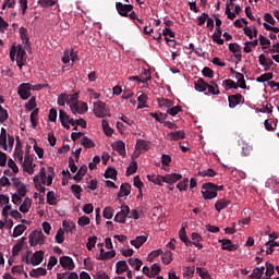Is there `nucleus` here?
Wrapping results in <instances>:
<instances>
[{
  "label": "nucleus",
  "mask_w": 279,
  "mask_h": 279,
  "mask_svg": "<svg viewBox=\"0 0 279 279\" xmlns=\"http://www.w3.org/2000/svg\"><path fill=\"white\" fill-rule=\"evenodd\" d=\"M56 243L62 244L64 243V231L62 229H59L57 231V234L54 235Z\"/></svg>",
  "instance_id": "nucleus-55"
},
{
  "label": "nucleus",
  "mask_w": 279,
  "mask_h": 279,
  "mask_svg": "<svg viewBox=\"0 0 279 279\" xmlns=\"http://www.w3.org/2000/svg\"><path fill=\"white\" fill-rule=\"evenodd\" d=\"M59 263L63 269H69V271H73V269H75V263L70 256L60 257Z\"/></svg>",
  "instance_id": "nucleus-10"
},
{
  "label": "nucleus",
  "mask_w": 279,
  "mask_h": 279,
  "mask_svg": "<svg viewBox=\"0 0 279 279\" xmlns=\"http://www.w3.org/2000/svg\"><path fill=\"white\" fill-rule=\"evenodd\" d=\"M270 80H274V73L268 72L258 76L256 78V82H258L259 84H265V82H269Z\"/></svg>",
  "instance_id": "nucleus-33"
},
{
  "label": "nucleus",
  "mask_w": 279,
  "mask_h": 279,
  "mask_svg": "<svg viewBox=\"0 0 279 279\" xmlns=\"http://www.w3.org/2000/svg\"><path fill=\"white\" fill-rule=\"evenodd\" d=\"M25 230H27V227L25 225H17L13 230L12 238L16 239V238L21 236V234H23V232H25Z\"/></svg>",
  "instance_id": "nucleus-31"
},
{
  "label": "nucleus",
  "mask_w": 279,
  "mask_h": 279,
  "mask_svg": "<svg viewBox=\"0 0 279 279\" xmlns=\"http://www.w3.org/2000/svg\"><path fill=\"white\" fill-rule=\"evenodd\" d=\"M38 112H39V109L35 108L31 113V123L33 128H36L38 125Z\"/></svg>",
  "instance_id": "nucleus-43"
},
{
  "label": "nucleus",
  "mask_w": 279,
  "mask_h": 279,
  "mask_svg": "<svg viewBox=\"0 0 279 279\" xmlns=\"http://www.w3.org/2000/svg\"><path fill=\"white\" fill-rule=\"evenodd\" d=\"M24 241H27V238H22L21 241L13 246L12 248L13 256H19V254H21V250H23Z\"/></svg>",
  "instance_id": "nucleus-34"
},
{
  "label": "nucleus",
  "mask_w": 279,
  "mask_h": 279,
  "mask_svg": "<svg viewBox=\"0 0 279 279\" xmlns=\"http://www.w3.org/2000/svg\"><path fill=\"white\" fill-rule=\"evenodd\" d=\"M141 82L143 84L149 82V80H151V73L147 70H143L142 74H141V77H140Z\"/></svg>",
  "instance_id": "nucleus-51"
},
{
  "label": "nucleus",
  "mask_w": 279,
  "mask_h": 279,
  "mask_svg": "<svg viewBox=\"0 0 279 279\" xmlns=\"http://www.w3.org/2000/svg\"><path fill=\"white\" fill-rule=\"evenodd\" d=\"M136 171H138V162L136 161H132L130 167H128L126 169V175H132L134 173H136Z\"/></svg>",
  "instance_id": "nucleus-47"
},
{
  "label": "nucleus",
  "mask_w": 279,
  "mask_h": 279,
  "mask_svg": "<svg viewBox=\"0 0 279 279\" xmlns=\"http://www.w3.org/2000/svg\"><path fill=\"white\" fill-rule=\"evenodd\" d=\"M28 243L31 247H36V245H45V234L43 231H33L28 236Z\"/></svg>",
  "instance_id": "nucleus-2"
},
{
  "label": "nucleus",
  "mask_w": 279,
  "mask_h": 279,
  "mask_svg": "<svg viewBox=\"0 0 279 279\" xmlns=\"http://www.w3.org/2000/svg\"><path fill=\"white\" fill-rule=\"evenodd\" d=\"M84 190L82 189V186L77 185V184H73L71 185V192L73 193V195L76 197V199H82V192Z\"/></svg>",
  "instance_id": "nucleus-37"
},
{
  "label": "nucleus",
  "mask_w": 279,
  "mask_h": 279,
  "mask_svg": "<svg viewBox=\"0 0 279 279\" xmlns=\"http://www.w3.org/2000/svg\"><path fill=\"white\" fill-rule=\"evenodd\" d=\"M116 267V274L118 275H121L130 269V267L128 266V262L125 260L117 262Z\"/></svg>",
  "instance_id": "nucleus-20"
},
{
  "label": "nucleus",
  "mask_w": 279,
  "mask_h": 279,
  "mask_svg": "<svg viewBox=\"0 0 279 279\" xmlns=\"http://www.w3.org/2000/svg\"><path fill=\"white\" fill-rule=\"evenodd\" d=\"M161 260L165 263V265H170V263L173 260V253H171V251H167L162 254Z\"/></svg>",
  "instance_id": "nucleus-44"
},
{
  "label": "nucleus",
  "mask_w": 279,
  "mask_h": 279,
  "mask_svg": "<svg viewBox=\"0 0 279 279\" xmlns=\"http://www.w3.org/2000/svg\"><path fill=\"white\" fill-rule=\"evenodd\" d=\"M25 56H27V52H25V48L19 45L16 47V64L20 69H23V66L25 65Z\"/></svg>",
  "instance_id": "nucleus-7"
},
{
  "label": "nucleus",
  "mask_w": 279,
  "mask_h": 279,
  "mask_svg": "<svg viewBox=\"0 0 279 279\" xmlns=\"http://www.w3.org/2000/svg\"><path fill=\"white\" fill-rule=\"evenodd\" d=\"M158 105L162 108V107H166V108H171L173 106V101L167 99V98H161V99H158Z\"/></svg>",
  "instance_id": "nucleus-59"
},
{
  "label": "nucleus",
  "mask_w": 279,
  "mask_h": 279,
  "mask_svg": "<svg viewBox=\"0 0 279 279\" xmlns=\"http://www.w3.org/2000/svg\"><path fill=\"white\" fill-rule=\"evenodd\" d=\"M218 243H221V250H226L227 252H236L239 250V245L232 244V240L229 239L218 240Z\"/></svg>",
  "instance_id": "nucleus-11"
},
{
  "label": "nucleus",
  "mask_w": 279,
  "mask_h": 279,
  "mask_svg": "<svg viewBox=\"0 0 279 279\" xmlns=\"http://www.w3.org/2000/svg\"><path fill=\"white\" fill-rule=\"evenodd\" d=\"M229 51H231V53H241V45L236 43L229 44Z\"/></svg>",
  "instance_id": "nucleus-61"
},
{
  "label": "nucleus",
  "mask_w": 279,
  "mask_h": 279,
  "mask_svg": "<svg viewBox=\"0 0 279 279\" xmlns=\"http://www.w3.org/2000/svg\"><path fill=\"white\" fill-rule=\"evenodd\" d=\"M248 279H260L263 278V272L258 267L254 268L252 274L247 277Z\"/></svg>",
  "instance_id": "nucleus-54"
},
{
  "label": "nucleus",
  "mask_w": 279,
  "mask_h": 279,
  "mask_svg": "<svg viewBox=\"0 0 279 279\" xmlns=\"http://www.w3.org/2000/svg\"><path fill=\"white\" fill-rule=\"evenodd\" d=\"M31 208H32V198L25 197L23 203L20 205V211L29 213Z\"/></svg>",
  "instance_id": "nucleus-25"
},
{
  "label": "nucleus",
  "mask_w": 279,
  "mask_h": 279,
  "mask_svg": "<svg viewBox=\"0 0 279 279\" xmlns=\"http://www.w3.org/2000/svg\"><path fill=\"white\" fill-rule=\"evenodd\" d=\"M221 26H218L216 27L215 33L211 35L214 43H216L217 45H223L225 43L223 38H221Z\"/></svg>",
  "instance_id": "nucleus-16"
},
{
  "label": "nucleus",
  "mask_w": 279,
  "mask_h": 279,
  "mask_svg": "<svg viewBox=\"0 0 279 279\" xmlns=\"http://www.w3.org/2000/svg\"><path fill=\"white\" fill-rule=\"evenodd\" d=\"M228 206H230V201L221 198L216 202L215 209L217 210V213H221L223 209L228 208Z\"/></svg>",
  "instance_id": "nucleus-19"
},
{
  "label": "nucleus",
  "mask_w": 279,
  "mask_h": 279,
  "mask_svg": "<svg viewBox=\"0 0 279 279\" xmlns=\"http://www.w3.org/2000/svg\"><path fill=\"white\" fill-rule=\"evenodd\" d=\"M177 189L179 191H186L189 189V179H183L181 182L177 184Z\"/></svg>",
  "instance_id": "nucleus-62"
},
{
  "label": "nucleus",
  "mask_w": 279,
  "mask_h": 279,
  "mask_svg": "<svg viewBox=\"0 0 279 279\" xmlns=\"http://www.w3.org/2000/svg\"><path fill=\"white\" fill-rule=\"evenodd\" d=\"M116 10H117L118 14H120V16L128 17V13L132 12V10H134V5L123 4L122 2H117Z\"/></svg>",
  "instance_id": "nucleus-8"
},
{
  "label": "nucleus",
  "mask_w": 279,
  "mask_h": 279,
  "mask_svg": "<svg viewBox=\"0 0 279 279\" xmlns=\"http://www.w3.org/2000/svg\"><path fill=\"white\" fill-rule=\"evenodd\" d=\"M130 193H132V185H130V183H122L118 193V197H128Z\"/></svg>",
  "instance_id": "nucleus-14"
},
{
  "label": "nucleus",
  "mask_w": 279,
  "mask_h": 279,
  "mask_svg": "<svg viewBox=\"0 0 279 279\" xmlns=\"http://www.w3.org/2000/svg\"><path fill=\"white\" fill-rule=\"evenodd\" d=\"M38 5H40V8H53V5L58 4V0H38Z\"/></svg>",
  "instance_id": "nucleus-32"
},
{
  "label": "nucleus",
  "mask_w": 279,
  "mask_h": 279,
  "mask_svg": "<svg viewBox=\"0 0 279 279\" xmlns=\"http://www.w3.org/2000/svg\"><path fill=\"white\" fill-rule=\"evenodd\" d=\"M150 117L153 119H155L156 121H158L159 123H165L167 117H169V116L167 113H162V112H159V113L150 112Z\"/></svg>",
  "instance_id": "nucleus-40"
},
{
  "label": "nucleus",
  "mask_w": 279,
  "mask_h": 279,
  "mask_svg": "<svg viewBox=\"0 0 279 279\" xmlns=\"http://www.w3.org/2000/svg\"><path fill=\"white\" fill-rule=\"evenodd\" d=\"M198 174H201L203 178H215L217 175V172L214 169H207L199 171Z\"/></svg>",
  "instance_id": "nucleus-48"
},
{
  "label": "nucleus",
  "mask_w": 279,
  "mask_h": 279,
  "mask_svg": "<svg viewBox=\"0 0 279 279\" xmlns=\"http://www.w3.org/2000/svg\"><path fill=\"white\" fill-rule=\"evenodd\" d=\"M128 215H130V206L122 205L121 211H119L116 215L113 221H116V223H125V220L128 219Z\"/></svg>",
  "instance_id": "nucleus-6"
},
{
  "label": "nucleus",
  "mask_w": 279,
  "mask_h": 279,
  "mask_svg": "<svg viewBox=\"0 0 279 279\" xmlns=\"http://www.w3.org/2000/svg\"><path fill=\"white\" fill-rule=\"evenodd\" d=\"M235 80L238 81V88H242L243 90H245V88H247V83L245 82V76L241 72L235 73Z\"/></svg>",
  "instance_id": "nucleus-24"
},
{
  "label": "nucleus",
  "mask_w": 279,
  "mask_h": 279,
  "mask_svg": "<svg viewBox=\"0 0 279 279\" xmlns=\"http://www.w3.org/2000/svg\"><path fill=\"white\" fill-rule=\"evenodd\" d=\"M62 226L68 232H73L75 230V222H68L66 220H64L62 222Z\"/></svg>",
  "instance_id": "nucleus-63"
},
{
  "label": "nucleus",
  "mask_w": 279,
  "mask_h": 279,
  "mask_svg": "<svg viewBox=\"0 0 279 279\" xmlns=\"http://www.w3.org/2000/svg\"><path fill=\"white\" fill-rule=\"evenodd\" d=\"M258 62L260 66H264V71H269L274 66V60L265 57V54H259Z\"/></svg>",
  "instance_id": "nucleus-13"
},
{
  "label": "nucleus",
  "mask_w": 279,
  "mask_h": 279,
  "mask_svg": "<svg viewBox=\"0 0 279 279\" xmlns=\"http://www.w3.org/2000/svg\"><path fill=\"white\" fill-rule=\"evenodd\" d=\"M266 254H274V247H279V242H276L274 240H269L268 242H266Z\"/></svg>",
  "instance_id": "nucleus-35"
},
{
  "label": "nucleus",
  "mask_w": 279,
  "mask_h": 279,
  "mask_svg": "<svg viewBox=\"0 0 279 279\" xmlns=\"http://www.w3.org/2000/svg\"><path fill=\"white\" fill-rule=\"evenodd\" d=\"M117 256V252L114 250L105 252L102 256L96 257L97 260H110V258H114Z\"/></svg>",
  "instance_id": "nucleus-39"
},
{
  "label": "nucleus",
  "mask_w": 279,
  "mask_h": 279,
  "mask_svg": "<svg viewBox=\"0 0 279 279\" xmlns=\"http://www.w3.org/2000/svg\"><path fill=\"white\" fill-rule=\"evenodd\" d=\"M202 74L204 75V77H209L210 80H213V77H215V71H213V69L205 66L202 70Z\"/></svg>",
  "instance_id": "nucleus-57"
},
{
  "label": "nucleus",
  "mask_w": 279,
  "mask_h": 279,
  "mask_svg": "<svg viewBox=\"0 0 279 279\" xmlns=\"http://www.w3.org/2000/svg\"><path fill=\"white\" fill-rule=\"evenodd\" d=\"M17 95L20 99L27 100L32 97V83H22L17 86Z\"/></svg>",
  "instance_id": "nucleus-3"
},
{
  "label": "nucleus",
  "mask_w": 279,
  "mask_h": 279,
  "mask_svg": "<svg viewBox=\"0 0 279 279\" xmlns=\"http://www.w3.org/2000/svg\"><path fill=\"white\" fill-rule=\"evenodd\" d=\"M148 182H153V184H157L158 186H162L163 177L156 175V174H148L147 175Z\"/></svg>",
  "instance_id": "nucleus-26"
},
{
  "label": "nucleus",
  "mask_w": 279,
  "mask_h": 279,
  "mask_svg": "<svg viewBox=\"0 0 279 279\" xmlns=\"http://www.w3.org/2000/svg\"><path fill=\"white\" fill-rule=\"evenodd\" d=\"M181 178L182 174L178 173L167 174L163 177V182H166V184H175V182L180 181Z\"/></svg>",
  "instance_id": "nucleus-18"
},
{
  "label": "nucleus",
  "mask_w": 279,
  "mask_h": 279,
  "mask_svg": "<svg viewBox=\"0 0 279 279\" xmlns=\"http://www.w3.org/2000/svg\"><path fill=\"white\" fill-rule=\"evenodd\" d=\"M102 217L105 219H112L114 217V209L112 207H106L102 211Z\"/></svg>",
  "instance_id": "nucleus-49"
},
{
  "label": "nucleus",
  "mask_w": 279,
  "mask_h": 279,
  "mask_svg": "<svg viewBox=\"0 0 279 279\" xmlns=\"http://www.w3.org/2000/svg\"><path fill=\"white\" fill-rule=\"evenodd\" d=\"M147 241V236L145 235H137L136 239L131 240V245L138 250L145 242Z\"/></svg>",
  "instance_id": "nucleus-23"
},
{
  "label": "nucleus",
  "mask_w": 279,
  "mask_h": 279,
  "mask_svg": "<svg viewBox=\"0 0 279 279\" xmlns=\"http://www.w3.org/2000/svg\"><path fill=\"white\" fill-rule=\"evenodd\" d=\"M202 189L203 199H215L217 197V189L214 183H204Z\"/></svg>",
  "instance_id": "nucleus-1"
},
{
  "label": "nucleus",
  "mask_w": 279,
  "mask_h": 279,
  "mask_svg": "<svg viewBox=\"0 0 279 279\" xmlns=\"http://www.w3.org/2000/svg\"><path fill=\"white\" fill-rule=\"evenodd\" d=\"M117 169L109 167L107 168V170L105 171V178L106 180H117Z\"/></svg>",
  "instance_id": "nucleus-29"
},
{
  "label": "nucleus",
  "mask_w": 279,
  "mask_h": 279,
  "mask_svg": "<svg viewBox=\"0 0 279 279\" xmlns=\"http://www.w3.org/2000/svg\"><path fill=\"white\" fill-rule=\"evenodd\" d=\"M150 147L151 146L149 145L148 141H145L143 138H138L136 141L135 149H137L138 151H147V150H149Z\"/></svg>",
  "instance_id": "nucleus-15"
},
{
  "label": "nucleus",
  "mask_w": 279,
  "mask_h": 279,
  "mask_svg": "<svg viewBox=\"0 0 279 279\" xmlns=\"http://www.w3.org/2000/svg\"><path fill=\"white\" fill-rule=\"evenodd\" d=\"M47 204L50 206H56V204H58V198H56V193L53 191L47 193Z\"/></svg>",
  "instance_id": "nucleus-41"
},
{
  "label": "nucleus",
  "mask_w": 279,
  "mask_h": 279,
  "mask_svg": "<svg viewBox=\"0 0 279 279\" xmlns=\"http://www.w3.org/2000/svg\"><path fill=\"white\" fill-rule=\"evenodd\" d=\"M195 89L198 93H205V90L208 89V84L204 81V78H198L197 81H195Z\"/></svg>",
  "instance_id": "nucleus-22"
},
{
  "label": "nucleus",
  "mask_w": 279,
  "mask_h": 279,
  "mask_svg": "<svg viewBox=\"0 0 279 279\" xmlns=\"http://www.w3.org/2000/svg\"><path fill=\"white\" fill-rule=\"evenodd\" d=\"M276 267L274 266V264L266 262V272L265 276L271 277L274 276V274H276L275 271Z\"/></svg>",
  "instance_id": "nucleus-52"
},
{
  "label": "nucleus",
  "mask_w": 279,
  "mask_h": 279,
  "mask_svg": "<svg viewBox=\"0 0 279 279\" xmlns=\"http://www.w3.org/2000/svg\"><path fill=\"white\" fill-rule=\"evenodd\" d=\"M213 84V85H210ZM210 84H208L207 89L208 93H210V95H219V85H217V83H215V81H211Z\"/></svg>",
  "instance_id": "nucleus-42"
},
{
  "label": "nucleus",
  "mask_w": 279,
  "mask_h": 279,
  "mask_svg": "<svg viewBox=\"0 0 279 279\" xmlns=\"http://www.w3.org/2000/svg\"><path fill=\"white\" fill-rule=\"evenodd\" d=\"M229 108H234L240 106V104H245V98L241 94H234L228 96Z\"/></svg>",
  "instance_id": "nucleus-9"
},
{
  "label": "nucleus",
  "mask_w": 279,
  "mask_h": 279,
  "mask_svg": "<svg viewBox=\"0 0 279 279\" xmlns=\"http://www.w3.org/2000/svg\"><path fill=\"white\" fill-rule=\"evenodd\" d=\"M179 236H180L181 241L186 245V247H191V245H193V242L186 235V228L182 227L180 229Z\"/></svg>",
  "instance_id": "nucleus-17"
},
{
  "label": "nucleus",
  "mask_w": 279,
  "mask_h": 279,
  "mask_svg": "<svg viewBox=\"0 0 279 279\" xmlns=\"http://www.w3.org/2000/svg\"><path fill=\"white\" fill-rule=\"evenodd\" d=\"M43 260H45V252L36 251L31 258V265H33V267H36V266L40 265V263H43Z\"/></svg>",
  "instance_id": "nucleus-12"
},
{
  "label": "nucleus",
  "mask_w": 279,
  "mask_h": 279,
  "mask_svg": "<svg viewBox=\"0 0 279 279\" xmlns=\"http://www.w3.org/2000/svg\"><path fill=\"white\" fill-rule=\"evenodd\" d=\"M129 265H131V267H134L135 271H141V267L143 266V260H141L140 258H130Z\"/></svg>",
  "instance_id": "nucleus-38"
},
{
  "label": "nucleus",
  "mask_w": 279,
  "mask_h": 279,
  "mask_svg": "<svg viewBox=\"0 0 279 279\" xmlns=\"http://www.w3.org/2000/svg\"><path fill=\"white\" fill-rule=\"evenodd\" d=\"M225 88H227L228 90H230V88H234V90H236L239 88V85L236 84V82L228 78V80H225L222 82Z\"/></svg>",
  "instance_id": "nucleus-45"
},
{
  "label": "nucleus",
  "mask_w": 279,
  "mask_h": 279,
  "mask_svg": "<svg viewBox=\"0 0 279 279\" xmlns=\"http://www.w3.org/2000/svg\"><path fill=\"white\" fill-rule=\"evenodd\" d=\"M94 114L98 119H104V117L108 114V107L106 106V102L101 100L94 102Z\"/></svg>",
  "instance_id": "nucleus-4"
},
{
  "label": "nucleus",
  "mask_w": 279,
  "mask_h": 279,
  "mask_svg": "<svg viewBox=\"0 0 279 279\" xmlns=\"http://www.w3.org/2000/svg\"><path fill=\"white\" fill-rule=\"evenodd\" d=\"M22 162L24 171H26V173H29V175H33L34 168H36V163H34V157L29 156V150L26 151L24 161Z\"/></svg>",
  "instance_id": "nucleus-5"
},
{
  "label": "nucleus",
  "mask_w": 279,
  "mask_h": 279,
  "mask_svg": "<svg viewBox=\"0 0 279 279\" xmlns=\"http://www.w3.org/2000/svg\"><path fill=\"white\" fill-rule=\"evenodd\" d=\"M81 145L85 147V149H92V147H95V142L93 140L88 138V136H83L81 138Z\"/></svg>",
  "instance_id": "nucleus-36"
},
{
  "label": "nucleus",
  "mask_w": 279,
  "mask_h": 279,
  "mask_svg": "<svg viewBox=\"0 0 279 279\" xmlns=\"http://www.w3.org/2000/svg\"><path fill=\"white\" fill-rule=\"evenodd\" d=\"M8 110L0 105V123H5L9 119Z\"/></svg>",
  "instance_id": "nucleus-53"
},
{
  "label": "nucleus",
  "mask_w": 279,
  "mask_h": 279,
  "mask_svg": "<svg viewBox=\"0 0 279 279\" xmlns=\"http://www.w3.org/2000/svg\"><path fill=\"white\" fill-rule=\"evenodd\" d=\"M112 147L120 156H125V143L123 141L119 140Z\"/></svg>",
  "instance_id": "nucleus-28"
},
{
  "label": "nucleus",
  "mask_w": 279,
  "mask_h": 279,
  "mask_svg": "<svg viewBox=\"0 0 279 279\" xmlns=\"http://www.w3.org/2000/svg\"><path fill=\"white\" fill-rule=\"evenodd\" d=\"M95 279H110V276H108V274L104 270H100L98 272H96Z\"/></svg>",
  "instance_id": "nucleus-64"
},
{
  "label": "nucleus",
  "mask_w": 279,
  "mask_h": 279,
  "mask_svg": "<svg viewBox=\"0 0 279 279\" xmlns=\"http://www.w3.org/2000/svg\"><path fill=\"white\" fill-rule=\"evenodd\" d=\"M196 274H198L202 279H210V272H208V270L202 269L201 267L196 268Z\"/></svg>",
  "instance_id": "nucleus-60"
},
{
  "label": "nucleus",
  "mask_w": 279,
  "mask_h": 279,
  "mask_svg": "<svg viewBox=\"0 0 279 279\" xmlns=\"http://www.w3.org/2000/svg\"><path fill=\"white\" fill-rule=\"evenodd\" d=\"M168 136L170 141H182V138H185L186 133H184V131H174L168 133Z\"/></svg>",
  "instance_id": "nucleus-21"
},
{
  "label": "nucleus",
  "mask_w": 279,
  "mask_h": 279,
  "mask_svg": "<svg viewBox=\"0 0 279 279\" xmlns=\"http://www.w3.org/2000/svg\"><path fill=\"white\" fill-rule=\"evenodd\" d=\"M101 125L106 136H112V134H114V130L110 128V123L108 122V120H102Z\"/></svg>",
  "instance_id": "nucleus-30"
},
{
  "label": "nucleus",
  "mask_w": 279,
  "mask_h": 279,
  "mask_svg": "<svg viewBox=\"0 0 279 279\" xmlns=\"http://www.w3.org/2000/svg\"><path fill=\"white\" fill-rule=\"evenodd\" d=\"M160 254H162V250H156V251H153L148 254L147 256V260L149 263H153L154 262V258H158V256H160Z\"/></svg>",
  "instance_id": "nucleus-56"
},
{
  "label": "nucleus",
  "mask_w": 279,
  "mask_h": 279,
  "mask_svg": "<svg viewBox=\"0 0 279 279\" xmlns=\"http://www.w3.org/2000/svg\"><path fill=\"white\" fill-rule=\"evenodd\" d=\"M20 36L23 45H29V36L27 35V28H21Z\"/></svg>",
  "instance_id": "nucleus-46"
},
{
  "label": "nucleus",
  "mask_w": 279,
  "mask_h": 279,
  "mask_svg": "<svg viewBox=\"0 0 279 279\" xmlns=\"http://www.w3.org/2000/svg\"><path fill=\"white\" fill-rule=\"evenodd\" d=\"M31 278H39L40 276H47V269L39 267L29 271Z\"/></svg>",
  "instance_id": "nucleus-27"
},
{
  "label": "nucleus",
  "mask_w": 279,
  "mask_h": 279,
  "mask_svg": "<svg viewBox=\"0 0 279 279\" xmlns=\"http://www.w3.org/2000/svg\"><path fill=\"white\" fill-rule=\"evenodd\" d=\"M259 45L263 47V49H267V47L271 46V40H269L267 37L259 35Z\"/></svg>",
  "instance_id": "nucleus-50"
},
{
  "label": "nucleus",
  "mask_w": 279,
  "mask_h": 279,
  "mask_svg": "<svg viewBox=\"0 0 279 279\" xmlns=\"http://www.w3.org/2000/svg\"><path fill=\"white\" fill-rule=\"evenodd\" d=\"M182 112V107L174 106L167 110V114H170L171 117H175V114Z\"/></svg>",
  "instance_id": "nucleus-58"
}]
</instances>
